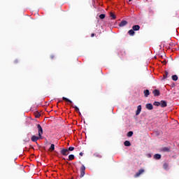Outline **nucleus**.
<instances>
[{"label":"nucleus","mask_w":179,"mask_h":179,"mask_svg":"<svg viewBox=\"0 0 179 179\" xmlns=\"http://www.w3.org/2000/svg\"><path fill=\"white\" fill-rule=\"evenodd\" d=\"M85 166L84 165L81 166V168H80V177L83 178L85 175Z\"/></svg>","instance_id":"obj_1"},{"label":"nucleus","mask_w":179,"mask_h":179,"mask_svg":"<svg viewBox=\"0 0 179 179\" xmlns=\"http://www.w3.org/2000/svg\"><path fill=\"white\" fill-rule=\"evenodd\" d=\"M40 139H43L42 135L38 136H32V137H31V141H32V142H34V143H37V141H38Z\"/></svg>","instance_id":"obj_2"},{"label":"nucleus","mask_w":179,"mask_h":179,"mask_svg":"<svg viewBox=\"0 0 179 179\" xmlns=\"http://www.w3.org/2000/svg\"><path fill=\"white\" fill-rule=\"evenodd\" d=\"M144 172H145V170H144L143 169H139V171H138V172L135 173L134 178H138L140 176H141L142 174H143Z\"/></svg>","instance_id":"obj_3"},{"label":"nucleus","mask_w":179,"mask_h":179,"mask_svg":"<svg viewBox=\"0 0 179 179\" xmlns=\"http://www.w3.org/2000/svg\"><path fill=\"white\" fill-rule=\"evenodd\" d=\"M36 128L38 129V136H41L43 135V128H42L41 125L36 124Z\"/></svg>","instance_id":"obj_4"},{"label":"nucleus","mask_w":179,"mask_h":179,"mask_svg":"<svg viewBox=\"0 0 179 179\" xmlns=\"http://www.w3.org/2000/svg\"><path fill=\"white\" fill-rule=\"evenodd\" d=\"M60 154H62V156H68L69 155V151L67 149H62L60 150Z\"/></svg>","instance_id":"obj_5"},{"label":"nucleus","mask_w":179,"mask_h":179,"mask_svg":"<svg viewBox=\"0 0 179 179\" xmlns=\"http://www.w3.org/2000/svg\"><path fill=\"white\" fill-rule=\"evenodd\" d=\"M161 151L163 152H170L171 147L170 146L164 147V148H162Z\"/></svg>","instance_id":"obj_6"},{"label":"nucleus","mask_w":179,"mask_h":179,"mask_svg":"<svg viewBox=\"0 0 179 179\" xmlns=\"http://www.w3.org/2000/svg\"><path fill=\"white\" fill-rule=\"evenodd\" d=\"M127 23L128 22H127V20H122V21H121V22L120 24H118V26L120 27H124L125 25L127 24Z\"/></svg>","instance_id":"obj_7"},{"label":"nucleus","mask_w":179,"mask_h":179,"mask_svg":"<svg viewBox=\"0 0 179 179\" xmlns=\"http://www.w3.org/2000/svg\"><path fill=\"white\" fill-rule=\"evenodd\" d=\"M142 106L139 105L137 106V110H136V115H139L140 113L141 112Z\"/></svg>","instance_id":"obj_8"},{"label":"nucleus","mask_w":179,"mask_h":179,"mask_svg":"<svg viewBox=\"0 0 179 179\" xmlns=\"http://www.w3.org/2000/svg\"><path fill=\"white\" fill-rule=\"evenodd\" d=\"M160 106L162 108H166L168 106V104L166 103V101L162 100L160 102Z\"/></svg>","instance_id":"obj_9"},{"label":"nucleus","mask_w":179,"mask_h":179,"mask_svg":"<svg viewBox=\"0 0 179 179\" xmlns=\"http://www.w3.org/2000/svg\"><path fill=\"white\" fill-rule=\"evenodd\" d=\"M152 94H154L155 96H160V91L158 90H154V91H152Z\"/></svg>","instance_id":"obj_10"},{"label":"nucleus","mask_w":179,"mask_h":179,"mask_svg":"<svg viewBox=\"0 0 179 179\" xmlns=\"http://www.w3.org/2000/svg\"><path fill=\"white\" fill-rule=\"evenodd\" d=\"M146 109L149 110H153V105L152 103H147L146 104Z\"/></svg>","instance_id":"obj_11"},{"label":"nucleus","mask_w":179,"mask_h":179,"mask_svg":"<svg viewBox=\"0 0 179 179\" xmlns=\"http://www.w3.org/2000/svg\"><path fill=\"white\" fill-rule=\"evenodd\" d=\"M162 158V155L160 154H156L154 155V159L156 160H160Z\"/></svg>","instance_id":"obj_12"},{"label":"nucleus","mask_w":179,"mask_h":179,"mask_svg":"<svg viewBox=\"0 0 179 179\" xmlns=\"http://www.w3.org/2000/svg\"><path fill=\"white\" fill-rule=\"evenodd\" d=\"M144 96L145 97H148L149 95H150V92L148 90H144Z\"/></svg>","instance_id":"obj_13"},{"label":"nucleus","mask_w":179,"mask_h":179,"mask_svg":"<svg viewBox=\"0 0 179 179\" xmlns=\"http://www.w3.org/2000/svg\"><path fill=\"white\" fill-rule=\"evenodd\" d=\"M71 107L75 109V111H76L77 113H79L80 115V112L79 111V108L76 106L71 105Z\"/></svg>","instance_id":"obj_14"},{"label":"nucleus","mask_w":179,"mask_h":179,"mask_svg":"<svg viewBox=\"0 0 179 179\" xmlns=\"http://www.w3.org/2000/svg\"><path fill=\"white\" fill-rule=\"evenodd\" d=\"M140 29V27L139 25H134L132 27V29L131 30H134V31H138Z\"/></svg>","instance_id":"obj_15"},{"label":"nucleus","mask_w":179,"mask_h":179,"mask_svg":"<svg viewBox=\"0 0 179 179\" xmlns=\"http://www.w3.org/2000/svg\"><path fill=\"white\" fill-rule=\"evenodd\" d=\"M134 31H135V30L130 29L129 31H128V34H129V36H134V34H135Z\"/></svg>","instance_id":"obj_16"},{"label":"nucleus","mask_w":179,"mask_h":179,"mask_svg":"<svg viewBox=\"0 0 179 179\" xmlns=\"http://www.w3.org/2000/svg\"><path fill=\"white\" fill-rule=\"evenodd\" d=\"M124 144V146L126 147L131 146V143H130V141H125Z\"/></svg>","instance_id":"obj_17"},{"label":"nucleus","mask_w":179,"mask_h":179,"mask_svg":"<svg viewBox=\"0 0 179 179\" xmlns=\"http://www.w3.org/2000/svg\"><path fill=\"white\" fill-rule=\"evenodd\" d=\"M171 79H172V80L176 81L178 80V77L177 75H173L171 76Z\"/></svg>","instance_id":"obj_18"},{"label":"nucleus","mask_w":179,"mask_h":179,"mask_svg":"<svg viewBox=\"0 0 179 179\" xmlns=\"http://www.w3.org/2000/svg\"><path fill=\"white\" fill-rule=\"evenodd\" d=\"M134 135V131H130L129 132L127 133V137L131 138Z\"/></svg>","instance_id":"obj_19"},{"label":"nucleus","mask_w":179,"mask_h":179,"mask_svg":"<svg viewBox=\"0 0 179 179\" xmlns=\"http://www.w3.org/2000/svg\"><path fill=\"white\" fill-rule=\"evenodd\" d=\"M73 159H74V155H69V159H67V160L72 161Z\"/></svg>","instance_id":"obj_20"},{"label":"nucleus","mask_w":179,"mask_h":179,"mask_svg":"<svg viewBox=\"0 0 179 179\" xmlns=\"http://www.w3.org/2000/svg\"><path fill=\"white\" fill-rule=\"evenodd\" d=\"M164 170H168L169 169V164L166 163H164V165L162 166Z\"/></svg>","instance_id":"obj_21"},{"label":"nucleus","mask_w":179,"mask_h":179,"mask_svg":"<svg viewBox=\"0 0 179 179\" xmlns=\"http://www.w3.org/2000/svg\"><path fill=\"white\" fill-rule=\"evenodd\" d=\"M168 77H169V72L168 71L164 72L163 79H166L168 78Z\"/></svg>","instance_id":"obj_22"},{"label":"nucleus","mask_w":179,"mask_h":179,"mask_svg":"<svg viewBox=\"0 0 179 179\" xmlns=\"http://www.w3.org/2000/svg\"><path fill=\"white\" fill-rule=\"evenodd\" d=\"M62 100L64 101H66V102L72 103V101L70 99H67L66 97H62Z\"/></svg>","instance_id":"obj_23"},{"label":"nucleus","mask_w":179,"mask_h":179,"mask_svg":"<svg viewBox=\"0 0 179 179\" xmlns=\"http://www.w3.org/2000/svg\"><path fill=\"white\" fill-rule=\"evenodd\" d=\"M49 150H50V152H52V151L55 150V144H51V145H50V148Z\"/></svg>","instance_id":"obj_24"},{"label":"nucleus","mask_w":179,"mask_h":179,"mask_svg":"<svg viewBox=\"0 0 179 179\" xmlns=\"http://www.w3.org/2000/svg\"><path fill=\"white\" fill-rule=\"evenodd\" d=\"M40 117H41V114L39 113V112H36L35 113V117L36 118H39Z\"/></svg>","instance_id":"obj_25"},{"label":"nucleus","mask_w":179,"mask_h":179,"mask_svg":"<svg viewBox=\"0 0 179 179\" xmlns=\"http://www.w3.org/2000/svg\"><path fill=\"white\" fill-rule=\"evenodd\" d=\"M99 19L103 20L106 18V15L105 14H101L99 15Z\"/></svg>","instance_id":"obj_26"},{"label":"nucleus","mask_w":179,"mask_h":179,"mask_svg":"<svg viewBox=\"0 0 179 179\" xmlns=\"http://www.w3.org/2000/svg\"><path fill=\"white\" fill-rule=\"evenodd\" d=\"M153 105H154L155 106H160V102H159V101H155L154 103H153Z\"/></svg>","instance_id":"obj_27"},{"label":"nucleus","mask_w":179,"mask_h":179,"mask_svg":"<svg viewBox=\"0 0 179 179\" xmlns=\"http://www.w3.org/2000/svg\"><path fill=\"white\" fill-rule=\"evenodd\" d=\"M110 15L111 19L115 20V14L113 13H110Z\"/></svg>","instance_id":"obj_28"},{"label":"nucleus","mask_w":179,"mask_h":179,"mask_svg":"<svg viewBox=\"0 0 179 179\" xmlns=\"http://www.w3.org/2000/svg\"><path fill=\"white\" fill-rule=\"evenodd\" d=\"M67 150H69V151H73V150H74V148L70 146V147L69 148V149H67Z\"/></svg>","instance_id":"obj_29"},{"label":"nucleus","mask_w":179,"mask_h":179,"mask_svg":"<svg viewBox=\"0 0 179 179\" xmlns=\"http://www.w3.org/2000/svg\"><path fill=\"white\" fill-rule=\"evenodd\" d=\"M54 58H55V55H50V59H54Z\"/></svg>","instance_id":"obj_30"},{"label":"nucleus","mask_w":179,"mask_h":179,"mask_svg":"<svg viewBox=\"0 0 179 179\" xmlns=\"http://www.w3.org/2000/svg\"><path fill=\"white\" fill-rule=\"evenodd\" d=\"M14 64H18V60L17 59L14 60Z\"/></svg>","instance_id":"obj_31"},{"label":"nucleus","mask_w":179,"mask_h":179,"mask_svg":"<svg viewBox=\"0 0 179 179\" xmlns=\"http://www.w3.org/2000/svg\"><path fill=\"white\" fill-rule=\"evenodd\" d=\"M94 36H95V34H91V37H94Z\"/></svg>","instance_id":"obj_32"},{"label":"nucleus","mask_w":179,"mask_h":179,"mask_svg":"<svg viewBox=\"0 0 179 179\" xmlns=\"http://www.w3.org/2000/svg\"><path fill=\"white\" fill-rule=\"evenodd\" d=\"M79 155H80V156H83V153L80 152V153H79Z\"/></svg>","instance_id":"obj_33"},{"label":"nucleus","mask_w":179,"mask_h":179,"mask_svg":"<svg viewBox=\"0 0 179 179\" xmlns=\"http://www.w3.org/2000/svg\"><path fill=\"white\" fill-rule=\"evenodd\" d=\"M63 160H66V158H63Z\"/></svg>","instance_id":"obj_34"},{"label":"nucleus","mask_w":179,"mask_h":179,"mask_svg":"<svg viewBox=\"0 0 179 179\" xmlns=\"http://www.w3.org/2000/svg\"><path fill=\"white\" fill-rule=\"evenodd\" d=\"M132 0H129V2H131Z\"/></svg>","instance_id":"obj_35"},{"label":"nucleus","mask_w":179,"mask_h":179,"mask_svg":"<svg viewBox=\"0 0 179 179\" xmlns=\"http://www.w3.org/2000/svg\"><path fill=\"white\" fill-rule=\"evenodd\" d=\"M66 163H67V164H69V162H66Z\"/></svg>","instance_id":"obj_36"}]
</instances>
